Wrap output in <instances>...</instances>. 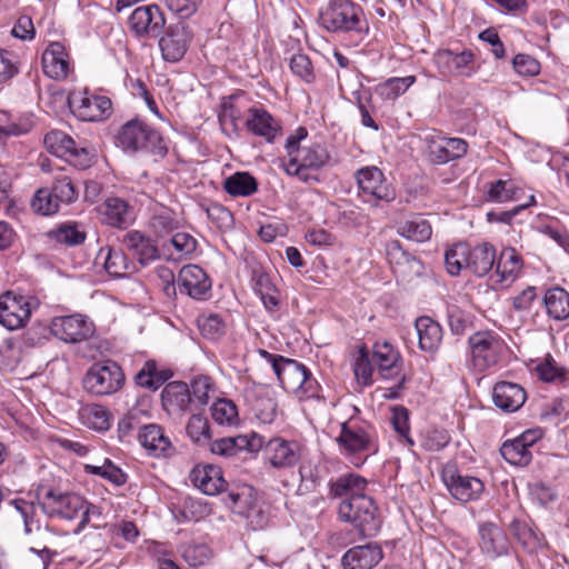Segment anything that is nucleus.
Returning a JSON list of instances; mask_svg holds the SVG:
<instances>
[{
  "label": "nucleus",
  "instance_id": "obj_7",
  "mask_svg": "<svg viewBox=\"0 0 569 569\" xmlns=\"http://www.w3.org/2000/svg\"><path fill=\"white\" fill-rule=\"evenodd\" d=\"M359 194L365 202L379 206L380 202H392L396 190L383 172L377 167H366L356 172Z\"/></svg>",
  "mask_w": 569,
  "mask_h": 569
},
{
  "label": "nucleus",
  "instance_id": "obj_44",
  "mask_svg": "<svg viewBox=\"0 0 569 569\" xmlns=\"http://www.w3.org/2000/svg\"><path fill=\"white\" fill-rule=\"evenodd\" d=\"M98 259L103 260L106 271L114 278L126 276L129 269L127 258L121 250H114L110 247L101 248Z\"/></svg>",
  "mask_w": 569,
  "mask_h": 569
},
{
  "label": "nucleus",
  "instance_id": "obj_17",
  "mask_svg": "<svg viewBox=\"0 0 569 569\" xmlns=\"http://www.w3.org/2000/svg\"><path fill=\"white\" fill-rule=\"evenodd\" d=\"M435 61L441 73L456 77H471L476 72L475 54L471 50L453 52L449 49L439 50Z\"/></svg>",
  "mask_w": 569,
  "mask_h": 569
},
{
  "label": "nucleus",
  "instance_id": "obj_25",
  "mask_svg": "<svg viewBox=\"0 0 569 569\" xmlns=\"http://www.w3.org/2000/svg\"><path fill=\"white\" fill-rule=\"evenodd\" d=\"M382 558V548L377 542H367L348 549L341 558V566L343 569H372Z\"/></svg>",
  "mask_w": 569,
  "mask_h": 569
},
{
  "label": "nucleus",
  "instance_id": "obj_26",
  "mask_svg": "<svg viewBox=\"0 0 569 569\" xmlns=\"http://www.w3.org/2000/svg\"><path fill=\"white\" fill-rule=\"evenodd\" d=\"M243 123L249 132L263 138L269 143L281 133L280 123L262 107L249 109Z\"/></svg>",
  "mask_w": 569,
  "mask_h": 569
},
{
  "label": "nucleus",
  "instance_id": "obj_46",
  "mask_svg": "<svg viewBox=\"0 0 569 569\" xmlns=\"http://www.w3.org/2000/svg\"><path fill=\"white\" fill-rule=\"evenodd\" d=\"M180 222L174 212L168 208H161L156 211L150 221L149 227L158 237H166L179 229Z\"/></svg>",
  "mask_w": 569,
  "mask_h": 569
},
{
  "label": "nucleus",
  "instance_id": "obj_64",
  "mask_svg": "<svg viewBox=\"0 0 569 569\" xmlns=\"http://www.w3.org/2000/svg\"><path fill=\"white\" fill-rule=\"evenodd\" d=\"M212 390L213 386L211 379L207 376H199L191 382V397H193L201 406L208 403L209 392Z\"/></svg>",
  "mask_w": 569,
  "mask_h": 569
},
{
  "label": "nucleus",
  "instance_id": "obj_33",
  "mask_svg": "<svg viewBox=\"0 0 569 569\" xmlns=\"http://www.w3.org/2000/svg\"><path fill=\"white\" fill-rule=\"evenodd\" d=\"M367 480L356 473L339 476L329 483V493L333 498L356 499L366 496Z\"/></svg>",
  "mask_w": 569,
  "mask_h": 569
},
{
  "label": "nucleus",
  "instance_id": "obj_3",
  "mask_svg": "<svg viewBox=\"0 0 569 569\" xmlns=\"http://www.w3.org/2000/svg\"><path fill=\"white\" fill-rule=\"evenodd\" d=\"M338 516L340 520L352 523L362 537H375L382 525L376 502L367 495L341 500Z\"/></svg>",
  "mask_w": 569,
  "mask_h": 569
},
{
  "label": "nucleus",
  "instance_id": "obj_31",
  "mask_svg": "<svg viewBox=\"0 0 569 569\" xmlns=\"http://www.w3.org/2000/svg\"><path fill=\"white\" fill-rule=\"evenodd\" d=\"M190 479L194 487L208 496L221 492L226 486L221 468L213 465L194 467L190 473Z\"/></svg>",
  "mask_w": 569,
  "mask_h": 569
},
{
  "label": "nucleus",
  "instance_id": "obj_14",
  "mask_svg": "<svg viewBox=\"0 0 569 569\" xmlns=\"http://www.w3.org/2000/svg\"><path fill=\"white\" fill-rule=\"evenodd\" d=\"M251 108L249 99L243 92L223 97L218 114L222 132L229 138H237L240 132V123Z\"/></svg>",
  "mask_w": 569,
  "mask_h": 569
},
{
  "label": "nucleus",
  "instance_id": "obj_62",
  "mask_svg": "<svg viewBox=\"0 0 569 569\" xmlns=\"http://www.w3.org/2000/svg\"><path fill=\"white\" fill-rule=\"evenodd\" d=\"M256 417L262 423H271L277 416V403L273 398H257L252 405Z\"/></svg>",
  "mask_w": 569,
  "mask_h": 569
},
{
  "label": "nucleus",
  "instance_id": "obj_41",
  "mask_svg": "<svg viewBox=\"0 0 569 569\" xmlns=\"http://www.w3.org/2000/svg\"><path fill=\"white\" fill-rule=\"evenodd\" d=\"M171 377L172 373L170 370H158L156 361L148 360L136 373L134 380L140 387L157 390Z\"/></svg>",
  "mask_w": 569,
  "mask_h": 569
},
{
  "label": "nucleus",
  "instance_id": "obj_5",
  "mask_svg": "<svg viewBox=\"0 0 569 569\" xmlns=\"http://www.w3.org/2000/svg\"><path fill=\"white\" fill-rule=\"evenodd\" d=\"M288 160L282 161V168L289 176H296L308 182L311 176L308 169H319L327 163L329 154L320 144L301 147L297 144L296 137H288L286 141Z\"/></svg>",
  "mask_w": 569,
  "mask_h": 569
},
{
  "label": "nucleus",
  "instance_id": "obj_40",
  "mask_svg": "<svg viewBox=\"0 0 569 569\" xmlns=\"http://www.w3.org/2000/svg\"><path fill=\"white\" fill-rule=\"evenodd\" d=\"M46 237L68 247L79 246L86 240V232L76 222H63L46 232Z\"/></svg>",
  "mask_w": 569,
  "mask_h": 569
},
{
  "label": "nucleus",
  "instance_id": "obj_49",
  "mask_svg": "<svg viewBox=\"0 0 569 569\" xmlns=\"http://www.w3.org/2000/svg\"><path fill=\"white\" fill-rule=\"evenodd\" d=\"M416 82L415 76L390 78L376 88V92L385 100H395L403 94Z\"/></svg>",
  "mask_w": 569,
  "mask_h": 569
},
{
  "label": "nucleus",
  "instance_id": "obj_28",
  "mask_svg": "<svg viewBox=\"0 0 569 569\" xmlns=\"http://www.w3.org/2000/svg\"><path fill=\"white\" fill-rule=\"evenodd\" d=\"M492 399L499 409L506 412H515L523 406L527 393L518 383L500 381L493 387Z\"/></svg>",
  "mask_w": 569,
  "mask_h": 569
},
{
  "label": "nucleus",
  "instance_id": "obj_32",
  "mask_svg": "<svg viewBox=\"0 0 569 569\" xmlns=\"http://www.w3.org/2000/svg\"><path fill=\"white\" fill-rule=\"evenodd\" d=\"M419 348L428 353H435L442 341V327L430 317H419L415 322Z\"/></svg>",
  "mask_w": 569,
  "mask_h": 569
},
{
  "label": "nucleus",
  "instance_id": "obj_48",
  "mask_svg": "<svg viewBox=\"0 0 569 569\" xmlns=\"http://www.w3.org/2000/svg\"><path fill=\"white\" fill-rule=\"evenodd\" d=\"M503 459L513 466H527L532 459L531 451L518 439L505 441L500 448Z\"/></svg>",
  "mask_w": 569,
  "mask_h": 569
},
{
  "label": "nucleus",
  "instance_id": "obj_50",
  "mask_svg": "<svg viewBox=\"0 0 569 569\" xmlns=\"http://www.w3.org/2000/svg\"><path fill=\"white\" fill-rule=\"evenodd\" d=\"M43 142L50 153L67 157L76 141L61 130H52L44 136Z\"/></svg>",
  "mask_w": 569,
  "mask_h": 569
},
{
  "label": "nucleus",
  "instance_id": "obj_16",
  "mask_svg": "<svg viewBox=\"0 0 569 569\" xmlns=\"http://www.w3.org/2000/svg\"><path fill=\"white\" fill-rule=\"evenodd\" d=\"M128 24L137 37L156 38L162 32L166 19L158 6L148 4L136 8Z\"/></svg>",
  "mask_w": 569,
  "mask_h": 569
},
{
  "label": "nucleus",
  "instance_id": "obj_60",
  "mask_svg": "<svg viewBox=\"0 0 569 569\" xmlns=\"http://www.w3.org/2000/svg\"><path fill=\"white\" fill-rule=\"evenodd\" d=\"M290 70L295 76L299 77L307 83H310L315 80L313 67L307 54H293L290 59Z\"/></svg>",
  "mask_w": 569,
  "mask_h": 569
},
{
  "label": "nucleus",
  "instance_id": "obj_58",
  "mask_svg": "<svg viewBox=\"0 0 569 569\" xmlns=\"http://www.w3.org/2000/svg\"><path fill=\"white\" fill-rule=\"evenodd\" d=\"M369 357V352L365 347L359 350V355L353 365V372L358 380L363 385L369 386L372 383L373 366Z\"/></svg>",
  "mask_w": 569,
  "mask_h": 569
},
{
  "label": "nucleus",
  "instance_id": "obj_8",
  "mask_svg": "<svg viewBox=\"0 0 569 569\" xmlns=\"http://www.w3.org/2000/svg\"><path fill=\"white\" fill-rule=\"evenodd\" d=\"M468 343L472 365L478 371L496 366L507 349L500 336L492 331L475 332Z\"/></svg>",
  "mask_w": 569,
  "mask_h": 569
},
{
  "label": "nucleus",
  "instance_id": "obj_24",
  "mask_svg": "<svg viewBox=\"0 0 569 569\" xmlns=\"http://www.w3.org/2000/svg\"><path fill=\"white\" fill-rule=\"evenodd\" d=\"M263 446V437L251 432L237 437H224L211 442L210 451L221 457H233L242 450L259 451Z\"/></svg>",
  "mask_w": 569,
  "mask_h": 569
},
{
  "label": "nucleus",
  "instance_id": "obj_53",
  "mask_svg": "<svg viewBox=\"0 0 569 569\" xmlns=\"http://www.w3.org/2000/svg\"><path fill=\"white\" fill-rule=\"evenodd\" d=\"M211 416L217 423L231 426L238 419L237 407L230 400L219 399L211 408Z\"/></svg>",
  "mask_w": 569,
  "mask_h": 569
},
{
  "label": "nucleus",
  "instance_id": "obj_22",
  "mask_svg": "<svg viewBox=\"0 0 569 569\" xmlns=\"http://www.w3.org/2000/svg\"><path fill=\"white\" fill-rule=\"evenodd\" d=\"M337 441L349 455L377 450L370 427L351 426L349 422H343Z\"/></svg>",
  "mask_w": 569,
  "mask_h": 569
},
{
  "label": "nucleus",
  "instance_id": "obj_52",
  "mask_svg": "<svg viewBox=\"0 0 569 569\" xmlns=\"http://www.w3.org/2000/svg\"><path fill=\"white\" fill-rule=\"evenodd\" d=\"M82 417L87 425L94 430L104 431L110 428V412L103 406H88L83 409Z\"/></svg>",
  "mask_w": 569,
  "mask_h": 569
},
{
  "label": "nucleus",
  "instance_id": "obj_12",
  "mask_svg": "<svg viewBox=\"0 0 569 569\" xmlns=\"http://www.w3.org/2000/svg\"><path fill=\"white\" fill-rule=\"evenodd\" d=\"M32 313L28 297L6 291L0 295V325L8 330L24 327Z\"/></svg>",
  "mask_w": 569,
  "mask_h": 569
},
{
  "label": "nucleus",
  "instance_id": "obj_39",
  "mask_svg": "<svg viewBox=\"0 0 569 569\" xmlns=\"http://www.w3.org/2000/svg\"><path fill=\"white\" fill-rule=\"evenodd\" d=\"M543 303L549 317L557 321L569 318V292L560 287L547 290Z\"/></svg>",
  "mask_w": 569,
  "mask_h": 569
},
{
  "label": "nucleus",
  "instance_id": "obj_21",
  "mask_svg": "<svg viewBox=\"0 0 569 569\" xmlns=\"http://www.w3.org/2000/svg\"><path fill=\"white\" fill-rule=\"evenodd\" d=\"M495 272L491 280L501 287H508L513 283L523 268L522 257L512 247L503 248L496 254Z\"/></svg>",
  "mask_w": 569,
  "mask_h": 569
},
{
  "label": "nucleus",
  "instance_id": "obj_29",
  "mask_svg": "<svg viewBox=\"0 0 569 569\" xmlns=\"http://www.w3.org/2000/svg\"><path fill=\"white\" fill-rule=\"evenodd\" d=\"M43 72L51 79H66L70 71V63L66 48L60 42H52L42 53Z\"/></svg>",
  "mask_w": 569,
  "mask_h": 569
},
{
  "label": "nucleus",
  "instance_id": "obj_35",
  "mask_svg": "<svg viewBox=\"0 0 569 569\" xmlns=\"http://www.w3.org/2000/svg\"><path fill=\"white\" fill-rule=\"evenodd\" d=\"M396 230L400 237L418 243L428 241L432 234L431 223L421 214L399 221Z\"/></svg>",
  "mask_w": 569,
  "mask_h": 569
},
{
  "label": "nucleus",
  "instance_id": "obj_30",
  "mask_svg": "<svg viewBox=\"0 0 569 569\" xmlns=\"http://www.w3.org/2000/svg\"><path fill=\"white\" fill-rule=\"evenodd\" d=\"M122 246L138 259L141 266H146L159 257L153 241L138 230L127 232L122 238Z\"/></svg>",
  "mask_w": 569,
  "mask_h": 569
},
{
  "label": "nucleus",
  "instance_id": "obj_1",
  "mask_svg": "<svg viewBox=\"0 0 569 569\" xmlns=\"http://www.w3.org/2000/svg\"><path fill=\"white\" fill-rule=\"evenodd\" d=\"M38 503L42 512L50 519L59 518L71 522L79 518L74 528L62 533L78 535L89 520L90 509L87 502L77 493L62 492L58 489H48L42 496L38 495Z\"/></svg>",
  "mask_w": 569,
  "mask_h": 569
},
{
  "label": "nucleus",
  "instance_id": "obj_54",
  "mask_svg": "<svg viewBox=\"0 0 569 569\" xmlns=\"http://www.w3.org/2000/svg\"><path fill=\"white\" fill-rule=\"evenodd\" d=\"M50 190L59 204H69L78 197V191L68 176L56 178Z\"/></svg>",
  "mask_w": 569,
  "mask_h": 569
},
{
  "label": "nucleus",
  "instance_id": "obj_2",
  "mask_svg": "<svg viewBox=\"0 0 569 569\" xmlns=\"http://www.w3.org/2000/svg\"><path fill=\"white\" fill-rule=\"evenodd\" d=\"M117 140L126 152L146 151L160 158L168 152L161 134L139 119L126 122L119 130Z\"/></svg>",
  "mask_w": 569,
  "mask_h": 569
},
{
  "label": "nucleus",
  "instance_id": "obj_36",
  "mask_svg": "<svg viewBox=\"0 0 569 569\" xmlns=\"http://www.w3.org/2000/svg\"><path fill=\"white\" fill-rule=\"evenodd\" d=\"M372 360L382 378L389 379L396 375L401 360L399 351L389 342H377L373 346Z\"/></svg>",
  "mask_w": 569,
  "mask_h": 569
},
{
  "label": "nucleus",
  "instance_id": "obj_19",
  "mask_svg": "<svg viewBox=\"0 0 569 569\" xmlns=\"http://www.w3.org/2000/svg\"><path fill=\"white\" fill-rule=\"evenodd\" d=\"M177 284L181 293L197 300L206 299L211 289L209 276L197 264H188L181 268Z\"/></svg>",
  "mask_w": 569,
  "mask_h": 569
},
{
  "label": "nucleus",
  "instance_id": "obj_20",
  "mask_svg": "<svg viewBox=\"0 0 569 569\" xmlns=\"http://www.w3.org/2000/svg\"><path fill=\"white\" fill-rule=\"evenodd\" d=\"M478 533L480 551L488 559L495 560L509 553V540L496 523L490 521L480 523Z\"/></svg>",
  "mask_w": 569,
  "mask_h": 569
},
{
  "label": "nucleus",
  "instance_id": "obj_34",
  "mask_svg": "<svg viewBox=\"0 0 569 569\" xmlns=\"http://www.w3.org/2000/svg\"><path fill=\"white\" fill-rule=\"evenodd\" d=\"M496 262V248L489 242L469 246L468 271L477 277L488 274Z\"/></svg>",
  "mask_w": 569,
  "mask_h": 569
},
{
  "label": "nucleus",
  "instance_id": "obj_55",
  "mask_svg": "<svg viewBox=\"0 0 569 569\" xmlns=\"http://www.w3.org/2000/svg\"><path fill=\"white\" fill-rule=\"evenodd\" d=\"M32 209L42 216H50L58 212L60 204L49 189H40L31 201Z\"/></svg>",
  "mask_w": 569,
  "mask_h": 569
},
{
  "label": "nucleus",
  "instance_id": "obj_61",
  "mask_svg": "<svg viewBox=\"0 0 569 569\" xmlns=\"http://www.w3.org/2000/svg\"><path fill=\"white\" fill-rule=\"evenodd\" d=\"M536 372L546 382L565 381L568 373L563 368L558 367L552 359H546L537 365Z\"/></svg>",
  "mask_w": 569,
  "mask_h": 569
},
{
  "label": "nucleus",
  "instance_id": "obj_38",
  "mask_svg": "<svg viewBox=\"0 0 569 569\" xmlns=\"http://www.w3.org/2000/svg\"><path fill=\"white\" fill-rule=\"evenodd\" d=\"M103 221L121 228L132 221V210L127 201L120 198H108L102 206Z\"/></svg>",
  "mask_w": 569,
  "mask_h": 569
},
{
  "label": "nucleus",
  "instance_id": "obj_42",
  "mask_svg": "<svg viewBox=\"0 0 569 569\" xmlns=\"http://www.w3.org/2000/svg\"><path fill=\"white\" fill-rule=\"evenodd\" d=\"M11 505L22 517L23 525H24V532L27 535H31L33 532H41V531L53 532V533L57 532L49 525H46L44 527H42L40 520L37 518V507L34 505V502H29L23 499H13L11 501Z\"/></svg>",
  "mask_w": 569,
  "mask_h": 569
},
{
  "label": "nucleus",
  "instance_id": "obj_10",
  "mask_svg": "<svg viewBox=\"0 0 569 569\" xmlns=\"http://www.w3.org/2000/svg\"><path fill=\"white\" fill-rule=\"evenodd\" d=\"M68 104L82 121H101L111 114L112 108L108 97L89 94L88 90L72 91L68 96Z\"/></svg>",
  "mask_w": 569,
  "mask_h": 569
},
{
  "label": "nucleus",
  "instance_id": "obj_43",
  "mask_svg": "<svg viewBox=\"0 0 569 569\" xmlns=\"http://www.w3.org/2000/svg\"><path fill=\"white\" fill-rule=\"evenodd\" d=\"M223 189L232 197H249L258 190V182L249 172H236L223 181Z\"/></svg>",
  "mask_w": 569,
  "mask_h": 569
},
{
  "label": "nucleus",
  "instance_id": "obj_45",
  "mask_svg": "<svg viewBox=\"0 0 569 569\" xmlns=\"http://www.w3.org/2000/svg\"><path fill=\"white\" fill-rule=\"evenodd\" d=\"M161 398L166 406L177 408L181 411L187 410L191 402L190 389L182 382L169 383L162 391Z\"/></svg>",
  "mask_w": 569,
  "mask_h": 569
},
{
  "label": "nucleus",
  "instance_id": "obj_63",
  "mask_svg": "<svg viewBox=\"0 0 569 569\" xmlns=\"http://www.w3.org/2000/svg\"><path fill=\"white\" fill-rule=\"evenodd\" d=\"M183 558L190 566L199 567L211 558V550L204 543L190 545L184 549Z\"/></svg>",
  "mask_w": 569,
  "mask_h": 569
},
{
  "label": "nucleus",
  "instance_id": "obj_18",
  "mask_svg": "<svg viewBox=\"0 0 569 569\" xmlns=\"http://www.w3.org/2000/svg\"><path fill=\"white\" fill-rule=\"evenodd\" d=\"M386 254L395 272L405 280L409 281L423 273V263L405 251L399 240H390L386 243Z\"/></svg>",
  "mask_w": 569,
  "mask_h": 569
},
{
  "label": "nucleus",
  "instance_id": "obj_56",
  "mask_svg": "<svg viewBox=\"0 0 569 569\" xmlns=\"http://www.w3.org/2000/svg\"><path fill=\"white\" fill-rule=\"evenodd\" d=\"M518 188L511 181L497 180L489 184L488 199L496 202H506L516 199Z\"/></svg>",
  "mask_w": 569,
  "mask_h": 569
},
{
  "label": "nucleus",
  "instance_id": "obj_27",
  "mask_svg": "<svg viewBox=\"0 0 569 569\" xmlns=\"http://www.w3.org/2000/svg\"><path fill=\"white\" fill-rule=\"evenodd\" d=\"M468 143L460 138L438 137L429 141V158L435 163H447L466 154Z\"/></svg>",
  "mask_w": 569,
  "mask_h": 569
},
{
  "label": "nucleus",
  "instance_id": "obj_51",
  "mask_svg": "<svg viewBox=\"0 0 569 569\" xmlns=\"http://www.w3.org/2000/svg\"><path fill=\"white\" fill-rule=\"evenodd\" d=\"M511 535L527 551H533L539 546V538L537 533L525 522L520 520H512L509 525Z\"/></svg>",
  "mask_w": 569,
  "mask_h": 569
},
{
  "label": "nucleus",
  "instance_id": "obj_37",
  "mask_svg": "<svg viewBox=\"0 0 569 569\" xmlns=\"http://www.w3.org/2000/svg\"><path fill=\"white\" fill-rule=\"evenodd\" d=\"M139 442L151 455L160 456L171 448L170 439L158 425H144L138 435Z\"/></svg>",
  "mask_w": 569,
  "mask_h": 569
},
{
  "label": "nucleus",
  "instance_id": "obj_4",
  "mask_svg": "<svg viewBox=\"0 0 569 569\" xmlns=\"http://www.w3.org/2000/svg\"><path fill=\"white\" fill-rule=\"evenodd\" d=\"M360 6L351 0H330L320 10V26L330 32H362L367 29Z\"/></svg>",
  "mask_w": 569,
  "mask_h": 569
},
{
  "label": "nucleus",
  "instance_id": "obj_6",
  "mask_svg": "<svg viewBox=\"0 0 569 569\" xmlns=\"http://www.w3.org/2000/svg\"><path fill=\"white\" fill-rule=\"evenodd\" d=\"M277 369L276 376L284 390L295 393L300 400L317 396L319 383L305 365L287 358Z\"/></svg>",
  "mask_w": 569,
  "mask_h": 569
},
{
  "label": "nucleus",
  "instance_id": "obj_13",
  "mask_svg": "<svg viewBox=\"0 0 569 569\" xmlns=\"http://www.w3.org/2000/svg\"><path fill=\"white\" fill-rule=\"evenodd\" d=\"M50 332L66 343H79L93 335L94 327L86 317L76 313L52 318Z\"/></svg>",
  "mask_w": 569,
  "mask_h": 569
},
{
  "label": "nucleus",
  "instance_id": "obj_15",
  "mask_svg": "<svg viewBox=\"0 0 569 569\" xmlns=\"http://www.w3.org/2000/svg\"><path fill=\"white\" fill-rule=\"evenodd\" d=\"M194 32L186 22L170 26L159 40L162 57L168 62L180 61L189 49Z\"/></svg>",
  "mask_w": 569,
  "mask_h": 569
},
{
  "label": "nucleus",
  "instance_id": "obj_11",
  "mask_svg": "<svg viewBox=\"0 0 569 569\" xmlns=\"http://www.w3.org/2000/svg\"><path fill=\"white\" fill-rule=\"evenodd\" d=\"M441 477L451 497L462 503L476 501L483 493L485 485L479 478L461 475L453 466L445 467Z\"/></svg>",
  "mask_w": 569,
  "mask_h": 569
},
{
  "label": "nucleus",
  "instance_id": "obj_59",
  "mask_svg": "<svg viewBox=\"0 0 569 569\" xmlns=\"http://www.w3.org/2000/svg\"><path fill=\"white\" fill-rule=\"evenodd\" d=\"M187 435L193 442H201L210 439V427L208 420L201 415H192L187 423Z\"/></svg>",
  "mask_w": 569,
  "mask_h": 569
},
{
  "label": "nucleus",
  "instance_id": "obj_57",
  "mask_svg": "<svg viewBox=\"0 0 569 569\" xmlns=\"http://www.w3.org/2000/svg\"><path fill=\"white\" fill-rule=\"evenodd\" d=\"M197 322L201 335L208 339H217L224 331V322L218 315L201 316Z\"/></svg>",
  "mask_w": 569,
  "mask_h": 569
},
{
  "label": "nucleus",
  "instance_id": "obj_47",
  "mask_svg": "<svg viewBox=\"0 0 569 569\" xmlns=\"http://www.w3.org/2000/svg\"><path fill=\"white\" fill-rule=\"evenodd\" d=\"M469 244L459 242L449 248L445 253V266L449 274L458 276L468 270Z\"/></svg>",
  "mask_w": 569,
  "mask_h": 569
},
{
  "label": "nucleus",
  "instance_id": "obj_23",
  "mask_svg": "<svg viewBox=\"0 0 569 569\" xmlns=\"http://www.w3.org/2000/svg\"><path fill=\"white\" fill-rule=\"evenodd\" d=\"M262 448L266 459L276 469L293 467L300 460V446L295 441L273 438L263 440Z\"/></svg>",
  "mask_w": 569,
  "mask_h": 569
},
{
  "label": "nucleus",
  "instance_id": "obj_9",
  "mask_svg": "<svg viewBox=\"0 0 569 569\" xmlns=\"http://www.w3.org/2000/svg\"><path fill=\"white\" fill-rule=\"evenodd\" d=\"M123 381L121 368L113 361H106L90 367L83 378V386L90 393L104 396L117 392Z\"/></svg>",
  "mask_w": 569,
  "mask_h": 569
}]
</instances>
